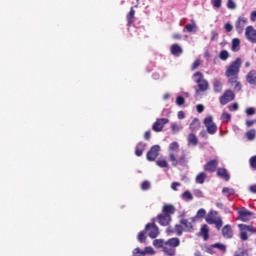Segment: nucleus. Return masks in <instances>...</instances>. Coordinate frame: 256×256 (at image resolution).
Returning a JSON list of instances; mask_svg holds the SVG:
<instances>
[{
	"label": "nucleus",
	"mask_w": 256,
	"mask_h": 256,
	"mask_svg": "<svg viewBox=\"0 0 256 256\" xmlns=\"http://www.w3.org/2000/svg\"><path fill=\"white\" fill-rule=\"evenodd\" d=\"M190 130L192 133H195L201 129V122H199V119L194 118L192 122L190 123Z\"/></svg>",
	"instance_id": "obj_23"
},
{
	"label": "nucleus",
	"mask_w": 256,
	"mask_h": 256,
	"mask_svg": "<svg viewBox=\"0 0 256 256\" xmlns=\"http://www.w3.org/2000/svg\"><path fill=\"white\" fill-rule=\"evenodd\" d=\"M211 249H218L219 251H222V253H225L227 251V246H225V244L218 242V243L212 244L210 248H208V253H212Z\"/></svg>",
	"instance_id": "obj_25"
},
{
	"label": "nucleus",
	"mask_w": 256,
	"mask_h": 256,
	"mask_svg": "<svg viewBox=\"0 0 256 256\" xmlns=\"http://www.w3.org/2000/svg\"><path fill=\"white\" fill-rule=\"evenodd\" d=\"M126 19H127L128 27H131V25L135 23V9H133V7L130 8V11L126 16Z\"/></svg>",
	"instance_id": "obj_24"
},
{
	"label": "nucleus",
	"mask_w": 256,
	"mask_h": 256,
	"mask_svg": "<svg viewBox=\"0 0 256 256\" xmlns=\"http://www.w3.org/2000/svg\"><path fill=\"white\" fill-rule=\"evenodd\" d=\"M250 20H251L252 22H255V21H256V10L251 12V14H250Z\"/></svg>",
	"instance_id": "obj_63"
},
{
	"label": "nucleus",
	"mask_w": 256,
	"mask_h": 256,
	"mask_svg": "<svg viewBox=\"0 0 256 256\" xmlns=\"http://www.w3.org/2000/svg\"><path fill=\"white\" fill-rule=\"evenodd\" d=\"M224 197H230L231 195H235V190L233 188H223L222 190Z\"/></svg>",
	"instance_id": "obj_34"
},
{
	"label": "nucleus",
	"mask_w": 256,
	"mask_h": 256,
	"mask_svg": "<svg viewBox=\"0 0 256 256\" xmlns=\"http://www.w3.org/2000/svg\"><path fill=\"white\" fill-rule=\"evenodd\" d=\"M170 53L175 57L183 55V48L179 44H172L170 47Z\"/></svg>",
	"instance_id": "obj_18"
},
{
	"label": "nucleus",
	"mask_w": 256,
	"mask_h": 256,
	"mask_svg": "<svg viewBox=\"0 0 256 256\" xmlns=\"http://www.w3.org/2000/svg\"><path fill=\"white\" fill-rule=\"evenodd\" d=\"M217 175L218 177H221V179H224V181H229V179H231L229 172H227V169L225 168H218Z\"/></svg>",
	"instance_id": "obj_21"
},
{
	"label": "nucleus",
	"mask_w": 256,
	"mask_h": 256,
	"mask_svg": "<svg viewBox=\"0 0 256 256\" xmlns=\"http://www.w3.org/2000/svg\"><path fill=\"white\" fill-rule=\"evenodd\" d=\"M205 215H207V211H205V209L201 208L197 211L196 217L198 219H203V217H205Z\"/></svg>",
	"instance_id": "obj_46"
},
{
	"label": "nucleus",
	"mask_w": 256,
	"mask_h": 256,
	"mask_svg": "<svg viewBox=\"0 0 256 256\" xmlns=\"http://www.w3.org/2000/svg\"><path fill=\"white\" fill-rule=\"evenodd\" d=\"M159 151H161V147L159 145L152 146L146 154L147 160L155 161V159H157V157H159Z\"/></svg>",
	"instance_id": "obj_12"
},
{
	"label": "nucleus",
	"mask_w": 256,
	"mask_h": 256,
	"mask_svg": "<svg viewBox=\"0 0 256 256\" xmlns=\"http://www.w3.org/2000/svg\"><path fill=\"white\" fill-rule=\"evenodd\" d=\"M177 187H181V183L179 182H173L171 184V189H173V191H177Z\"/></svg>",
	"instance_id": "obj_60"
},
{
	"label": "nucleus",
	"mask_w": 256,
	"mask_h": 256,
	"mask_svg": "<svg viewBox=\"0 0 256 256\" xmlns=\"http://www.w3.org/2000/svg\"><path fill=\"white\" fill-rule=\"evenodd\" d=\"M223 3V0H211V4L215 9H220L221 5Z\"/></svg>",
	"instance_id": "obj_48"
},
{
	"label": "nucleus",
	"mask_w": 256,
	"mask_h": 256,
	"mask_svg": "<svg viewBox=\"0 0 256 256\" xmlns=\"http://www.w3.org/2000/svg\"><path fill=\"white\" fill-rule=\"evenodd\" d=\"M133 255L134 256H145V251L141 250L140 248H135Z\"/></svg>",
	"instance_id": "obj_50"
},
{
	"label": "nucleus",
	"mask_w": 256,
	"mask_h": 256,
	"mask_svg": "<svg viewBox=\"0 0 256 256\" xmlns=\"http://www.w3.org/2000/svg\"><path fill=\"white\" fill-rule=\"evenodd\" d=\"M231 101H235V92L231 89H227L219 98L220 105H227V103H231Z\"/></svg>",
	"instance_id": "obj_6"
},
{
	"label": "nucleus",
	"mask_w": 256,
	"mask_h": 256,
	"mask_svg": "<svg viewBox=\"0 0 256 256\" xmlns=\"http://www.w3.org/2000/svg\"><path fill=\"white\" fill-rule=\"evenodd\" d=\"M222 236L224 239H233V228L227 224L222 228Z\"/></svg>",
	"instance_id": "obj_17"
},
{
	"label": "nucleus",
	"mask_w": 256,
	"mask_h": 256,
	"mask_svg": "<svg viewBox=\"0 0 256 256\" xmlns=\"http://www.w3.org/2000/svg\"><path fill=\"white\" fill-rule=\"evenodd\" d=\"M246 115H255V108L253 107L247 108Z\"/></svg>",
	"instance_id": "obj_59"
},
{
	"label": "nucleus",
	"mask_w": 256,
	"mask_h": 256,
	"mask_svg": "<svg viewBox=\"0 0 256 256\" xmlns=\"http://www.w3.org/2000/svg\"><path fill=\"white\" fill-rule=\"evenodd\" d=\"M145 233H147L146 231H141L138 234V241L139 243H145V240L147 239V236H145Z\"/></svg>",
	"instance_id": "obj_45"
},
{
	"label": "nucleus",
	"mask_w": 256,
	"mask_h": 256,
	"mask_svg": "<svg viewBox=\"0 0 256 256\" xmlns=\"http://www.w3.org/2000/svg\"><path fill=\"white\" fill-rule=\"evenodd\" d=\"M205 179H207V174L205 172H200L197 176H196V183H198L199 185H203L205 183Z\"/></svg>",
	"instance_id": "obj_31"
},
{
	"label": "nucleus",
	"mask_w": 256,
	"mask_h": 256,
	"mask_svg": "<svg viewBox=\"0 0 256 256\" xmlns=\"http://www.w3.org/2000/svg\"><path fill=\"white\" fill-rule=\"evenodd\" d=\"M229 111H237L239 109V104L234 103L228 106Z\"/></svg>",
	"instance_id": "obj_56"
},
{
	"label": "nucleus",
	"mask_w": 256,
	"mask_h": 256,
	"mask_svg": "<svg viewBox=\"0 0 256 256\" xmlns=\"http://www.w3.org/2000/svg\"><path fill=\"white\" fill-rule=\"evenodd\" d=\"M170 151H178L179 150V143L172 142L169 146Z\"/></svg>",
	"instance_id": "obj_53"
},
{
	"label": "nucleus",
	"mask_w": 256,
	"mask_h": 256,
	"mask_svg": "<svg viewBox=\"0 0 256 256\" xmlns=\"http://www.w3.org/2000/svg\"><path fill=\"white\" fill-rule=\"evenodd\" d=\"M144 139L145 141H149V139H151V131L148 130L144 133Z\"/></svg>",
	"instance_id": "obj_61"
},
{
	"label": "nucleus",
	"mask_w": 256,
	"mask_h": 256,
	"mask_svg": "<svg viewBox=\"0 0 256 256\" xmlns=\"http://www.w3.org/2000/svg\"><path fill=\"white\" fill-rule=\"evenodd\" d=\"M227 8L228 9H236L237 8V4H235V2L233 0H228Z\"/></svg>",
	"instance_id": "obj_54"
},
{
	"label": "nucleus",
	"mask_w": 256,
	"mask_h": 256,
	"mask_svg": "<svg viewBox=\"0 0 256 256\" xmlns=\"http://www.w3.org/2000/svg\"><path fill=\"white\" fill-rule=\"evenodd\" d=\"M221 119L224 123H229V121H231V114H229L227 112H223Z\"/></svg>",
	"instance_id": "obj_43"
},
{
	"label": "nucleus",
	"mask_w": 256,
	"mask_h": 256,
	"mask_svg": "<svg viewBox=\"0 0 256 256\" xmlns=\"http://www.w3.org/2000/svg\"><path fill=\"white\" fill-rule=\"evenodd\" d=\"M247 25V18L239 17L236 23V29H243Z\"/></svg>",
	"instance_id": "obj_32"
},
{
	"label": "nucleus",
	"mask_w": 256,
	"mask_h": 256,
	"mask_svg": "<svg viewBox=\"0 0 256 256\" xmlns=\"http://www.w3.org/2000/svg\"><path fill=\"white\" fill-rule=\"evenodd\" d=\"M144 253L145 255H155V250L153 249V247L148 246L145 248Z\"/></svg>",
	"instance_id": "obj_51"
},
{
	"label": "nucleus",
	"mask_w": 256,
	"mask_h": 256,
	"mask_svg": "<svg viewBox=\"0 0 256 256\" xmlns=\"http://www.w3.org/2000/svg\"><path fill=\"white\" fill-rule=\"evenodd\" d=\"M234 256H249V251L240 248L234 253Z\"/></svg>",
	"instance_id": "obj_41"
},
{
	"label": "nucleus",
	"mask_w": 256,
	"mask_h": 256,
	"mask_svg": "<svg viewBox=\"0 0 256 256\" xmlns=\"http://www.w3.org/2000/svg\"><path fill=\"white\" fill-rule=\"evenodd\" d=\"M192 79H196L195 83H197L199 91L205 92L209 89V82L204 78L203 73L201 72L194 73L192 75Z\"/></svg>",
	"instance_id": "obj_4"
},
{
	"label": "nucleus",
	"mask_w": 256,
	"mask_h": 256,
	"mask_svg": "<svg viewBox=\"0 0 256 256\" xmlns=\"http://www.w3.org/2000/svg\"><path fill=\"white\" fill-rule=\"evenodd\" d=\"M195 29H197V26L195 24H187L183 31H187L188 33H193V31H195Z\"/></svg>",
	"instance_id": "obj_40"
},
{
	"label": "nucleus",
	"mask_w": 256,
	"mask_h": 256,
	"mask_svg": "<svg viewBox=\"0 0 256 256\" xmlns=\"http://www.w3.org/2000/svg\"><path fill=\"white\" fill-rule=\"evenodd\" d=\"M162 213L164 215H168L169 217H171V215H175V206L172 204H165L162 208Z\"/></svg>",
	"instance_id": "obj_19"
},
{
	"label": "nucleus",
	"mask_w": 256,
	"mask_h": 256,
	"mask_svg": "<svg viewBox=\"0 0 256 256\" xmlns=\"http://www.w3.org/2000/svg\"><path fill=\"white\" fill-rule=\"evenodd\" d=\"M169 159H170V162L172 163V167H177V165H181L182 167H185V165H187V157L185 156V154H182L177 159V156H175L174 153H170Z\"/></svg>",
	"instance_id": "obj_7"
},
{
	"label": "nucleus",
	"mask_w": 256,
	"mask_h": 256,
	"mask_svg": "<svg viewBox=\"0 0 256 256\" xmlns=\"http://www.w3.org/2000/svg\"><path fill=\"white\" fill-rule=\"evenodd\" d=\"M240 239L241 241H247L249 239V236L247 235V232L245 230H240Z\"/></svg>",
	"instance_id": "obj_52"
},
{
	"label": "nucleus",
	"mask_w": 256,
	"mask_h": 256,
	"mask_svg": "<svg viewBox=\"0 0 256 256\" xmlns=\"http://www.w3.org/2000/svg\"><path fill=\"white\" fill-rule=\"evenodd\" d=\"M213 87H214L215 93H221V91H223V84L221 83V80H219V79H214Z\"/></svg>",
	"instance_id": "obj_29"
},
{
	"label": "nucleus",
	"mask_w": 256,
	"mask_h": 256,
	"mask_svg": "<svg viewBox=\"0 0 256 256\" xmlns=\"http://www.w3.org/2000/svg\"><path fill=\"white\" fill-rule=\"evenodd\" d=\"M240 231H245L247 233V231L249 233H256V229L255 227H253V225H247V224H239L238 225Z\"/></svg>",
	"instance_id": "obj_28"
},
{
	"label": "nucleus",
	"mask_w": 256,
	"mask_h": 256,
	"mask_svg": "<svg viewBox=\"0 0 256 256\" xmlns=\"http://www.w3.org/2000/svg\"><path fill=\"white\" fill-rule=\"evenodd\" d=\"M232 51L234 53H237V51H239V49H241V40H239V38H234L232 40Z\"/></svg>",
	"instance_id": "obj_30"
},
{
	"label": "nucleus",
	"mask_w": 256,
	"mask_h": 256,
	"mask_svg": "<svg viewBox=\"0 0 256 256\" xmlns=\"http://www.w3.org/2000/svg\"><path fill=\"white\" fill-rule=\"evenodd\" d=\"M224 29L227 33H231V31H233V25H231V23H226Z\"/></svg>",
	"instance_id": "obj_55"
},
{
	"label": "nucleus",
	"mask_w": 256,
	"mask_h": 256,
	"mask_svg": "<svg viewBox=\"0 0 256 256\" xmlns=\"http://www.w3.org/2000/svg\"><path fill=\"white\" fill-rule=\"evenodd\" d=\"M199 235L203 237L204 241L209 239V226L207 224L202 225Z\"/></svg>",
	"instance_id": "obj_26"
},
{
	"label": "nucleus",
	"mask_w": 256,
	"mask_h": 256,
	"mask_svg": "<svg viewBox=\"0 0 256 256\" xmlns=\"http://www.w3.org/2000/svg\"><path fill=\"white\" fill-rule=\"evenodd\" d=\"M156 165L161 168L169 167V164L167 163V160H157Z\"/></svg>",
	"instance_id": "obj_47"
},
{
	"label": "nucleus",
	"mask_w": 256,
	"mask_h": 256,
	"mask_svg": "<svg viewBox=\"0 0 256 256\" xmlns=\"http://www.w3.org/2000/svg\"><path fill=\"white\" fill-rule=\"evenodd\" d=\"M172 133H179V125L173 123L171 124Z\"/></svg>",
	"instance_id": "obj_57"
},
{
	"label": "nucleus",
	"mask_w": 256,
	"mask_h": 256,
	"mask_svg": "<svg viewBox=\"0 0 256 256\" xmlns=\"http://www.w3.org/2000/svg\"><path fill=\"white\" fill-rule=\"evenodd\" d=\"M196 110H197V113H203V111H205V106H203L202 104H198L196 106Z\"/></svg>",
	"instance_id": "obj_58"
},
{
	"label": "nucleus",
	"mask_w": 256,
	"mask_h": 256,
	"mask_svg": "<svg viewBox=\"0 0 256 256\" xmlns=\"http://www.w3.org/2000/svg\"><path fill=\"white\" fill-rule=\"evenodd\" d=\"M152 221H157L159 225H161L162 227H167L170 225L172 218L167 214L161 213L157 217L152 218Z\"/></svg>",
	"instance_id": "obj_9"
},
{
	"label": "nucleus",
	"mask_w": 256,
	"mask_h": 256,
	"mask_svg": "<svg viewBox=\"0 0 256 256\" xmlns=\"http://www.w3.org/2000/svg\"><path fill=\"white\" fill-rule=\"evenodd\" d=\"M145 147H147V145L143 142H139L136 145V150H135L136 157H141L143 155V152L145 151Z\"/></svg>",
	"instance_id": "obj_27"
},
{
	"label": "nucleus",
	"mask_w": 256,
	"mask_h": 256,
	"mask_svg": "<svg viewBox=\"0 0 256 256\" xmlns=\"http://www.w3.org/2000/svg\"><path fill=\"white\" fill-rule=\"evenodd\" d=\"M249 191H250V193L256 194V184L250 186V187H249Z\"/></svg>",
	"instance_id": "obj_64"
},
{
	"label": "nucleus",
	"mask_w": 256,
	"mask_h": 256,
	"mask_svg": "<svg viewBox=\"0 0 256 256\" xmlns=\"http://www.w3.org/2000/svg\"><path fill=\"white\" fill-rule=\"evenodd\" d=\"M249 165L252 171H256V155L249 159Z\"/></svg>",
	"instance_id": "obj_42"
},
{
	"label": "nucleus",
	"mask_w": 256,
	"mask_h": 256,
	"mask_svg": "<svg viewBox=\"0 0 256 256\" xmlns=\"http://www.w3.org/2000/svg\"><path fill=\"white\" fill-rule=\"evenodd\" d=\"M245 37L250 43H256V30L253 26L246 27Z\"/></svg>",
	"instance_id": "obj_15"
},
{
	"label": "nucleus",
	"mask_w": 256,
	"mask_h": 256,
	"mask_svg": "<svg viewBox=\"0 0 256 256\" xmlns=\"http://www.w3.org/2000/svg\"><path fill=\"white\" fill-rule=\"evenodd\" d=\"M188 145H192L193 147H197L199 145V138H197V135L195 133H190L187 136Z\"/></svg>",
	"instance_id": "obj_20"
},
{
	"label": "nucleus",
	"mask_w": 256,
	"mask_h": 256,
	"mask_svg": "<svg viewBox=\"0 0 256 256\" xmlns=\"http://www.w3.org/2000/svg\"><path fill=\"white\" fill-rule=\"evenodd\" d=\"M196 219V217L181 219L180 224L183 226L184 231H186L187 233H191V231H194L195 228L193 226V223H195Z\"/></svg>",
	"instance_id": "obj_10"
},
{
	"label": "nucleus",
	"mask_w": 256,
	"mask_h": 256,
	"mask_svg": "<svg viewBox=\"0 0 256 256\" xmlns=\"http://www.w3.org/2000/svg\"><path fill=\"white\" fill-rule=\"evenodd\" d=\"M246 81H247V83H249V85H256V71L255 70H251L250 72H248V74L246 75Z\"/></svg>",
	"instance_id": "obj_22"
},
{
	"label": "nucleus",
	"mask_w": 256,
	"mask_h": 256,
	"mask_svg": "<svg viewBox=\"0 0 256 256\" xmlns=\"http://www.w3.org/2000/svg\"><path fill=\"white\" fill-rule=\"evenodd\" d=\"M201 63H202L201 59H196L191 66V71H197V69L201 67Z\"/></svg>",
	"instance_id": "obj_38"
},
{
	"label": "nucleus",
	"mask_w": 256,
	"mask_h": 256,
	"mask_svg": "<svg viewBox=\"0 0 256 256\" xmlns=\"http://www.w3.org/2000/svg\"><path fill=\"white\" fill-rule=\"evenodd\" d=\"M154 247L162 248L165 247V242L163 240L156 239L153 241Z\"/></svg>",
	"instance_id": "obj_44"
},
{
	"label": "nucleus",
	"mask_w": 256,
	"mask_h": 256,
	"mask_svg": "<svg viewBox=\"0 0 256 256\" xmlns=\"http://www.w3.org/2000/svg\"><path fill=\"white\" fill-rule=\"evenodd\" d=\"M145 232L148 234L150 239H157L159 236V227H157L155 221H152V223L146 224Z\"/></svg>",
	"instance_id": "obj_5"
},
{
	"label": "nucleus",
	"mask_w": 256,
	"mask_h": 256,
	"mask_svg": "<svg viewBox=\"0 0 256 256\" xmlns=\"http://www.w3.org/2000/svg\"><path fill=\"white\" fill-rule=\"evenodd\" d=\"M182 199L184 201H193V194L189 190H186L182 193Z\"/></svg>",
	"instance_id": "obj_35"
},
{
	"label": "nucleus",
	"mask_w": 256,
	"mask_h": 256,
	"mask_svg": "<svg viewBox=\"0 0 256 256\" xmlns=\"http://www.w3.org/2000/svg\"><path fill=\"white\" fill-rule=\"evenodd\" d=\"M174 230L176 235H178V237H181V235H183V231H185V228H183L182 224H176Z\"/></svg>",
	"instance_id": "obj_36"
},
{
	"label": "nucleus",
	"mask_w": 256,
	"mask_h": 256,
	"mask_svg": "<svg viewBox=\"0 0 256 256\" xmlns=\"http://www.w3.org/2000/svg\"><path fill=\"white\" fill-rule=\"evenodd\" d=\"M176 105L181 107V105H185V98L183 96H178L176 98Z\"/></svg>",
	"instance_id": "obj_49"
},
{
	"label": "nucleus",
	"mask_w": 256,
	"mask_h": 256,
	"mask_svg": "<svg viewBox=\"0 0 256 256\" xmlns=\"http://www.w3.org/2000/svg\"><path fill=\"white\" fill-rule=\"evenodd\" d=\"M252 217H253V212L249 211L247 208H241L238 211L239 221H243L244 223H247V221H251Z\"/></svg>",
	"instance_id": "obj_11"
},
{
	"label": "nucleus",
	"mask_w": 256,
	"mask_h": 256,
	"mask_svg": "<svg viewBox=\"0 0 256 256\" xmlns=\"http://www.w3.org/2000/svg\"><path fill=\"white\" fill-rule=\"evenodd\" d=\"M221 61H227L229 59V52L227 50H222L219 54Z\"/></svg>",
	"instance_id": "obj_37"
},
{
	"label": "nucleus",
	"mask_w": 256,
	"mask_h": 256,
	"mask_svg": "<svg viewBox=\"0 0 256 256\" xmlns=\"http://www.w3.org/2000/svg\"><path fill=\"white\" fill-rule=\"evenodd\" d=\"M167 123H169V119H167V118H159L152 125V129L156 133H161V131H163V127H165V125H167Z\"/></svg>",
	"instance_id": "obj_13"
},
{
	"label": "nucleus",
	"mask_w": 256,
	"mask_h": 256,
	"mask_svg": "<svg viewBox=\"0 0 256 256\" xmlns=\"http://www.w3.org/2000/svg\"><path fill=\"white\" fill-rule=\"evenodd\" d=\"M245 137L248 141H255L256 131L255 129H250L245 133Z\"/></svg>",
	"instance_id": "obj_33"
},
{
	"label": "nucleus",
	"mask_w": 256,
	"mask_h": 256,
	"mask_svg": "<svg viewBox=\"0 0 256 256\" xmlns=\"http://www.w3.org/2000/svg\"><path fill=\"white\" fill-rule=\"evenodd\" d=\"M228 83L234 91H241V82L239 81V76L229 77Z\"/></svg>",
	"instance_id": "obj_16"
},
{
	"label": "nucleus",
	"mask_w": 256,
	"mask_h": 256,
	"mask_svg": "<svg viewBox=\"0 0 256 256\" xmlns=\"http://www.w3.org/2000/svg\"><path fill=\"white\" fill-rule=\"evenodd\" d=\"M179 245H181V240H179V238H170L164 243L162 249L165 255L175 256L177 253L176 249L179 247Z\"/></svg>",
	"instance_id": "obj_1"
},
{
	"label": "nucleus",
	"mask_w": 256,
	"mask_h": 256,
	"mask_svg": "<svg viewBox=\"0 0 256 256\" xmlns=\"http://www.w3.org/2000/svg\"><path fill=\"white\" fill-rule=\"evenodd\" d=\"M141 189L142 191H149V189H151V182H149V180L143 181L141 184Z\"/></svg>",
	"instance_id": "obj_39"
},
{
	"label": "nucleus",
	"mask_w": 256,
	"mask_h": 256,
	"mask_svg": "<svg viewBox=\"0 0 256 256\" xmlns=\"http://www.w3.org/2000/svg\"><path fill=\"white\" fill-rule=\"evenodd\" d=\"M242 61L241 58H236L235 61L231 62L227 67L225 75L229 77H239V71H241Z\"/></svg>",
	"instance_id": "obj_2"
},
{
	"label": "nucleus",
	"mask_w": 256,
	"mask_h": 256,
	"mask_svg": "<svg viewBox=\"0 0 256 256\" xmlns=\"http://www.w3.org/2000/svg\"><path fill=\"white\" fill-rule=\"evenodd\" d=\"M218 165V159L210 160L204 165V171H207V173H215V171H217Z\"/></svg>",
	"instance_id": "obj_14"
},
{
	"label": "nucleus",
	"mask_w": 256,
	"mask_h": 256,
	"mask_svg": "<svg viewBox=\"0 0 256 256\" xmlns=\"http://www.w3.org/2000/svg\"><path fill=\"white\" fill-rule=\"evenodd\" d=\"M206 223L209 225H215L216 229H221L223 227V219L221 217H217V211H211L208 213L206 217Z\"/></svg>",
	"instance_id": "obj_3"
},
{
	"label": "nucleus",
	"mask_w": 256,
	"mask_h": 256,
	"mask_svg": "<svg viewBox=\"0 0 256 256\" xmlns=\"http://www.w3.org/2000/svg\"><path fill=\"white\" fill-rule=\"evenodd\" d=\"M166 232L168 233V235H173V233H175V228L169 226V227L166 229Z\"/></svg>",
	"instance_id": "obj_62"
},
{
	"label": "nucleus",
	"mask_w": 256,
	"mask_h": 256,
	"mask_svg": "<svg viewBox=\"0 0 256 256\" xmlns=\"http://www.w3.org/2000/svg\"><path fill=\"white\" fill-rule=\"evenodd\" d=\"M204 125L209 135H215L217 133V124L213 122V116H208L204 119Z\"/></svg>",
	"instance_id": "obj_8"
}]
</instances>
